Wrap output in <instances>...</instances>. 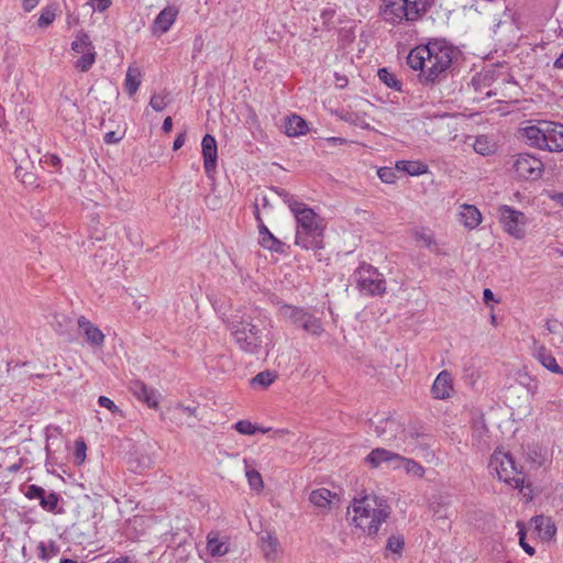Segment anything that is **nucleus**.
Returning <instances> with one entry per match:
<instances>
[{
	"label": "nucleus",
	"mask_w": 563,
	"mask_h": 563,
	"mask_svg": "<svg viewBox=\"0 0 563 563\" xmlns=\"http://www.w3.org/2000/svg\"><path fill=\"white\" fill-rule=\"evenodd\" d=\"M543 163L527 153L518 154L514 161L512 168L519 178L526 180H537L542 176Z\"/></svg>",
	"instance_id": "obj_9"
},
{
	"label": "nucleus",
	"mask_w": 563,
	"mask_h": 563,
	"mask_svg": "<svg viewBox=\"0 0 563 563\" xmlns=\"http://www.w3.org/2000/svg\"><path fill=\"white\" fill-rule=\"evenodd\" d=\"M47 162H49V164H52L53 166H59L60 165V158L55 155V154H52L47 157Z\"/></svg>",
	"instance_id": "obj_63"
},
{
	"label": "nucleus",
	"mask_w": 563,
	"mask_h": 563,
	"mask_svg": "<svg viewBox=\"0 0 563 563\" xmlns=\"http://www.w3.org/2000/svg\"><path fill=\"white\" fill-rule=\"evenodd\" d=\"M40 0H23V9L25 11H31L38 4Z\"/></svg>",
	"instance_id": "obj_61"
},
{
	"label": "nucleus",
	"mask_w": 563,
	"mask_h": 563,
	"mask_svg": "<svg viewBox=\"0 0 563 563\" xmlns=\"http://www.w3.org/2000/svg\"><path fill=\"white\" fill-rule=\"evenodd\" d=\"M153 464L154 459L150 450L143 445L134 450L129 461L130 470L134 473H141L145 470H148L153 466Z\"/></svg>",
	"instance_id": "obj_17"
},
{
	"label": "nucleus",
	"mask_w": 563,
	"mask_h": 563,
	"mask_svg": "<svg viewBox=\"0 0 563 563\" xmlns=\"http://www.w3.org/2000/svg\"><path fill=\"white\" fill-rule=\"evenodd\" d=\"M536 358L552 373L563 374V368L556 363V360L552 353L544 346H538L534 350Z\"/></svg>",
	"instance_id": "obj_25"
},
{
	"label": "nucleus",
	"mask_w": 563,
	"mask_h": 563,
	"mask_svg": "<svg viewBox=\"0 0 563 563\" xmlns=\"http://www.w3.org/2000/svg\"><path fill=\"white\" fill-rule=\"evenodd\" d=\"M71 48L77 54H85V52L95 49L89 35L84 31L78 32L76 40L71 43Z\"/></svg>",
	"instance_id": "obj_36"
},
{
	"label": "nucleus",
	"mask_w": 563,
	"mask_h": 563,
	"mask_svg": "<svg viewBox=\"0 0 563 563\" xmlns=\"http://www.w3.org/2000/svg\"><path fill=\"white\" fill-rule=\"evenodd\" d=\"M288 207L297 221L296 245L306 250H320L323 247L322 219L305 203L288 200Z\"/></svg>",
	"instance_id": "obj_2"
},
{
	"label": "nucleus",
	"mask_w": 563,
	"mask_h": 563,
	"mask_svg": "<svg viewBox=\"0 0 563 563\" xmlns=\"http://www.w3.org/2000/svg\"><path fill=\"white\" fill-rule=\"evenodd\" d=\"M452 390L453 387L450 373L448 371L440 372L431 388L433 397L437 399H446L451 396Z\"/></svg>",
	"instance_id": "obj_19"
},
{
	"label": "nucleus",
	"mask_w": 563,
	"mask_h": 563,
	"mask_svg": "<svg viewBox=\"0 0 563 563\" xmlns=\"http://www.w3.org/2000/svg\"><path fill=\"white\" fill-rule=\"evenodd\" d=\"M399 456V454L386 449L376 448L365 457V462L374 468L378 467L384 462L391 463L394 466L398 463Z\"/></svg>",
	"instance_id": "obj_20"
},
{
	"label": "nucleus",
	"mask_w": 563,
	"mask_h": 563,
	"mask_svg": "<svg viewBox=\"0 0 563 563\" xmlns=\"http://www.w3.org/2000/svg\"><path fill=\"white\" fill-rule=\"evenodd\" d=\"M375 433L378 438H382L386 442H395L397 448H400L399 441L402 442L407 431L404 427L394 418H387L382 420L379 424L375 427Z\"/></svg>",
	"instance_id": "obj_10"
},
{
	"label": "nucleus",
	"mask_w": 563,
	"mask_h": 563,
	"mask_svg": "<svg viewBox=\"0 0 563 563\" xmlns=\"http://www.w3.org/2000/svg\"><path fill=\"white\" fill-rule=\"evenodd\" d=\"M377 174L379 179L386 184H394L397 178L396 169L393 167H380Z\"/></svg>",
	"instance_id": "obj_48"
},
{
	"label": "nucleus",
	"mask_w": 563,
	"mask_h": 563,
	"mask_svg": "<svg viewBox=\"0 0 563 563\" xmlns=\"http://www.w3.org/2000/svg\"><path fill=\"white\" fill-rule=\"evenodd\" d=\"M378 78L389 88L400 91L401 90V81L397 79L396 75L388 71L387 68H380L378 70Z\"/></svg>",
	"instance_id": "obj_41"
},
{
	"label": "nucleus",
	"mask_w": 563,
	"mask_h": 563,
	"mask_svg": "<svg viewBox=\"0 0 563 563\" xmlns=\"http://www.w3.org/2000/svg\"><path fill=\"white\" fill-rule=\"evenodd\" d=\"M430 435L423 432H418L416 430H409L405 434L402 439V451L405 453L413 454V453H422L426 454L430 450Z\"/></svg>",
	"instance_id": "obj_13"
},
{
	"label": "nucleus",
	"mask_w": 563,
	"mask_h": 563,
	"mask_svg": "<svg viewBox=\"0 0 563 563\" xmlns=\"http://www.w3.org/2000/svg\"><path fill=\"white\" fill-rule=\"evenodd\" d=\"M96 60V53L95 49L90 52H85V54H81V57L76 62V68L80 71H87L90 69L92 64Z\"/></svg>",
	"instance_id": "obj_44"
},
{
	"label": "nucleus",
	"mask_w": 563,
	"mask_h": 563,
	"mask_svg": "<svg viewBox=\"0 0 563 563\" xmlns=\"http://www.w3.org/2000/svg\"><path fill=\"white\" fill-rule=\"evenodd\" d=\"M86 451V443L82 440H76L74 455L78 464H81L85 461Z\"/></svg>",
	"instance_id": "obj_50"
},
{
	"label": "nucleus",
	"mask_w": 563,
	"mask_h": 563,
	"mask_svg": "<svg viewBox=\"0 0 563 563\" xmlns=\"http://www.w3.org/2000/svg\"><path fill=\"white\" fill-rule=\"evenodd\" d=\"M141 70L137 67H129L125 75L124 87L130 96H133L141 85Z\"/></svg>",
	"instance_id": "obj_35"
},
{
	"label": "nucleus",
	"mask_w": 563,
	"mask_h": 563,
	"mask_svg": "<svg viewBox=\"0 0 563 563\" xmlns=\"http://www.w3.org/2000/svg\"><path fill=\"white\" fill-rule=\"evenodd\" d=\"M78 328L82 331L86 341L93 346H101L104 342V334L86 317L81 316L78 318Z\"/></svg>",
	"instance_id": "obj_18"
},
{
	"label": "nucleus",
	"mask_w": 563,
	"mask_h": 563,
	"mask_svg": "<svg viewBox=\"0 0 563 563\" xmlns=\"http://www.w3.org/2000/svg\"><path fill=\"white\" fill-rule=\"evenodd\" d=\"M335 497V493H332L327 488H318L310 493L309 500L314 507L321 510H327L331 508L332 498Z\"/></svg>",
	"instance_id": "obj_23"
},
{
	"label": "nucleus",
	"mask_w": 563,
	"mask_h": 563,
	"mask_svg": "<svg viewBox=\"0 0 563 563\" xmlns=\"http://www.w3.org/2000/svg\"><path fill=\"white\" fill-rule=\"evenodd\" d=\"M175 410H177L181 413L188 415V416H192V417H195L197 413V407H189V406H185L183 404H177L175 407Z\"/></svg>",
	"instance_id": "obj_55"
},
{
	"label": "nucleus",
	"mask_w": 563,
	"mask_h": 563,
	"mask_svg": "<svg viewBox=\"0 0 563 563\" xmlns=\"http://www.w3.org/2000/svg\"><path fill=\"white\" fill-rule=\"evenodd\" d=\"M96 2V9L100 12L107 10L111 5V0H93Z\"/></svg>",
	"instance_id": "obj_58"
},
{
	"label": "nucleus",
	"mask_w": 563,
	"mask_h": 563,
	"mask_svg": "<svg viewBox=\"0 0 563 563\" xmlns=\"http://www.w3.org/2000/svg\"><path fill=\"white\" fill-rule=\"evenodd\" d=\"M483 300L488 303L494 300V294L489 288H485L483 291Z\"/></svg>",
	"instance_id": "obj_62"
},
{
	"label": "nucleus",
	"mask_w": 563,
	"mask_h": 563,
	"mask_svg": "<svg viewBox=\"0 0 563 563\" xmlns=\"http://www.w3.org/2000/svg\"><path fill=\"white\" fill-rule=\"evenodd\" d=\"M260 233V244L269 251H275L282 253L284 250V244L277 238H275L264 222H261L258 225Z\"/></svg>",
	"instance_id": "obj_26"
},
{
	"label": "nucleus",
	"mask_w": 563,
	"mask_h": 563,
	"mask_svg": "<svg viewBox=\"0 0 563 563\" xmlns=\"http://www.w3.org/2000/svg\"><path fill=\"white\" fill-rule=\"evenodd\" d=\"M308 132L307 122L297 114H291L285 123V133L288 136H299Z\"/></svg>",
	"instance_id": "obj_29"
},
{
	"label": "nucleus",
	"mask_w": 563,
	"mask_h": 563,
	"mask_svg": "<svg viewBox=\"0 0 563 563\" xmlns=\"http://www.w3.org/2000/svg\"><path fill=\"white\" fill-rule=\"evenodd\" d=\"M129 388L133 396L145 402L148 408L156 409L158 407L161 395L156 389L139 379L132 380Z\"/></svg>",
	"instance_id": "obj_15"
},
{
	"label": "nucleus",
	"mask_w": 563,
	"mask_h": 563,
	"mask_svg": "<svg viewBox=\"0 0 563 563\" xmlns=\"http://www.w3.org/2000/svg\"><path fill=\"white\" fill-rule=\"evenodd\" d=\"M474 150L476 153L482 155H488L492 153L490 145L486 136H477L474 143Z\"/></svg>",
	"instance_id": "obj_49"
},
{
	"label": "nucleus",
	"mask_w": 563,
	"mask_h": 563,
	"mask_svg": "<svg viewBox=\"0 0 563 563\" xmlns=\"http://www.w3.org/2000/svg\"><path fill=\"white\" fill-rule=\"evenodd\" d=\"M488 467L492 473H495L499 481L512 483L516 487L523 483L522 477H516L518 474L515 461L510 454L494 453L490 457Z\"/></svg>",
	"instance_id": "obj_7"
},
{
	"label": "nucleus",
	"mask_w": 563,
	"mask_h": 563,
	"mask_svg": "<svg viewBox=\"0 0 563 563\" xmlns=\"http://www.w3.org/2000/svg\"><path fill=\"white\" fill-rule=\"evenodd\" d=\"M167 96H168V93H166L165 96L153 95L151 100H150V106L155 111H163L165 109V107L167 106V102L165 100Z\"/></svg>",
	"instance_id": "obj_51"
},
{
	"label": "nucleus",
	"mask_w": 563,
	"mask_h": 563,
	"mask_svg": "<svg viewBox=\"0 0 563 563\" xmlns=\"http://www.w3.org/2000/svg\"><path fill=\"white\" fill-rule=\"evenodd\" d=\"M454 48L444 40H432L410 51L407 64L420 70L419 81L432 86L445 80L451 73Z\"/></svg>",
	"instance_id": "obj_1"
},
{
	"label": "nucleus",
	"mask_w": 563,
	"mask_h": 563,
	"mask_svg": "<svg viewBox=\"0 0 563 563\" xmlns=\"http://www.w3.org/2000/svg\"><path fill=\"white\" fill-rule=\"evenodd\" d=\"M231 334L239 347L249 354H258L262 347L261 330L252 322L251 317L232 316L229 322Z\"/></svg>",
	"instance_id": "obj_4"
},
{
	"label": "nucleus",
	"mask_w": 563,
	"mask_h": 563,
	"mask_svg": "<svg viewBox=\"0 0 563 563\" xmlns=\"http://www.w3.org/2000/svg\"><path fill=\"white\" fill-rule=\"evenodd\" d=\"M207 550L212 556H222L228 552L229 547L217 537L208 536Z\"/></svg>",
	"instance_id": "obj_38"
},
{
	"label": "nucleus",
	"mask_w": 563,
	"mask_h": 563,
	"mask_svg": "<svg viewBox=\"0 0 563 563\" xmlns=\"http://www.w3.org/2000/svg\"><path fill=\"white\" fill-rule=\"evenodd\" d=\"M121 140V136H118L117 132L111 131L106 133L104 135V142L107 144H114L118 143Z\"/></svg>",
	"instance_id": "obj_56"
},
{
	"label": "nucleus",
	"mask_w": 563,
	"mask_h": 563,
	"mask_svg": "<svg viewBox=\"0 0 563 563\" xmlns=\"http://www.w3.org/2000/svg\"><path fill=\"white\" fill-rule=\"evenodd\" d=\"M29 499H38L41 507L49 512H55L60 499L59 495L55 492L46 494L45 489L35 484L29 485L24 493Z\"/></svg>",
	"instance_id": "obj_12"
},
{
	"label": "nucleus",
	"mask_w": 563,
	"mask_h": 563,
	"mask_svg": "<svg viewBox=\"0 0 563 563\" xmlns=\"http://www.w3.org/2000/svg\"><path fill=\"white\" fill-rule=\"evenodd\" d=\"M394 468H404L405 472L409 475H412L415 477L421 478L424 475V467L416 462L415 460L407 459L405 456H399V461L396 465H394Z\"/></svg>",
	"instance_id": "obj_34"
},
{
	"label": "nucleus",
	"mask_w": 563,
	"mask_h": 563,
	"mask_svg": "<svg viewBox=\"0 0 563 563\" xmlns=\"http://www.w3.org/2000/svg\"><path fill=\"white\" fill-rule=\"evenodd\" d=\"M58 113L65 122H70L77 118L79 109L71 99L68 97H63L59 100Z\"/></svg>",
	"instance_id": "obj_32"
},
{
	"label": "nucleus",
	"mask_w": 563,
	"mask_h": 563,
	"mask_svg": "<svg viewBox=\"0 0 563 563\" xmlns=\"http://www.w3.org/2000/svg\"><path fill=\"white\" fill-rule=\"evenodd\" d=\"M396 168L401 172H406L411 176L420 175L422 172L420 169V165L413 162L408 161H399L396 163Z\"/></svg>",
	"instance_id": "obj_47"
},
{
	"label": "nucleus",
	"mask_w": 563,
	"mask_h": 563,
	"mask_svg": "<svg viewBox=\"0 0 563 563\" xmlns=\"http://www.w3.org/2000/svg\"><path fill=\"white\" fill-rule=\"evenodd\" d=\"M98 404L101 407L109 409L113 413L120 411L119 407L110 398L106 396H100L98 399Z\"/></svg>",
	"instance_id": "obj_53"
},
{
	"label": "nucleus",
	"mask_w": 563,
	"mask_h": 563,
	"mask_svg": "<svg viewBox=\"0 0 563 563\" xmlns=\"http://www.w3.org/2000/svg\"><path fill=\"white\" fill-rule=\"evenodd\" d=\"M353 511L355 514L353 520L356 526L365 530L368 536H375L391 510L385 499L367 495L354 500Z\"/></svg>",
	"instance_id": "obj_3"
},
{
	"label": "nucleus",
	"mask_w": 563,
	"mask_h": 563,
	"mask_svg": "<svg viewBox=\"0 0 563 563\" xmlns=\"http://www.w3.org/2000/svg\"><path fill=\"white\" fill-rule=\"evenodd\" d=\"M521 131L530 146L543 150L545 131L543 121H539L536 125L526 126Z\"/></svg>",
	"instance_id": "obj_22"
},
{
	"label": "nucleus",
	"mask_w": 563,
	"mask_h": 563,
	"mask_svg": "<svg viewBox=\"0 0 563 563\" xmlns=\"http://www.w3.org/2000/svg\"><path fill=\"white\" fill-rule=\"evenodd\" d=\"M279 314L297 328L302 329L308 334L320 336L323 327L319 318L305 308L291 305H283L279 307Z\"/></svg>",
	"instance_id": "obj_5"
},
{
	"label": "nucleus",
	"mask_w": 563,
	"mask_h": 563,
	"mask_svg": "<svg viewBox=\"0 0 563 563\" xmlns=\"http://www.w3.org/2000/svg\"><path fill=\"white\" fill-rule=\"evenodd\" d=\"M498 217L507 233L516 239L523 238L525 227L527 224V217L523 212L504 205L498 208Z\"/></svg>",
	"instance_id": "obj_8"
},
{
	"label": "nucleus",
	"mask_w": 563,
	"mask_h": 563,
	"mask_svg": "<svg viewBox=\"0 0 563 563\" xmlns=\"http://www.w3.org/2000/svg\"><path fill=\"white\" fill-rule=\"evenodd\" d=\"M404 545H405V538L402 536H400V534L391 536L388 538L385 549H386V551L397 553L400 555L401 551L404 549Z\"/></svg>",
	"instance_id": "obj_45"
},
{
	"label": "nucleus",
	"mask_w": 563,
	"mask_h": 563,
	"mask_svg": "<svg viewBox=\"0 0 563 563\" xmlns=\"http://www.w3.org/2000/svg\"><path fill=\"white\" fill-rule=\"evenodd\" d=\"M555 68H563V53L554 60Z\"/></svg>",
	"instance_id": "obj_64"
},
{
	"label": "nucleus",
	"mask_w": 563,
	"mask_h": 563,
	"mask_svg": "<svg viewBox=\"0 0 563 563\" xmlns=\"http://www.w3.org/2000/svg\"><path fill=\"white\" fill-rule=\"evenodd\" d=\"M46 435V455L47 461L55 460L56 456V449H53V446L57 444H62V428L58 426H48L45 430Z\"/></svg>",
	"instance_id": "obj_24"
},
{
	"label": "nucleus",
	"mask_w": 563,
	"mask_h": 563,
	"mask_svg": "<svg viewBox=\"0 0 563 563\" xmlns=\"http://www.w3.org/2000/svg\"><path fill=\"white\" fill-rule=\"evenodd\" d=\"M418 239L423 242L424 246L429 247L433 243V239L430 234L424 232L418 234Z\"/></svg>",
	"instance_id": "obj_59"
},
{
	"label": "nucleus",
	"mask_w": 563,
	"mask_h": 563,
	"mask_svg": "<svg viewBox=\"0 0 563 563\" xmlns=\"http://www.w3.org/2000/svg\"><path fill=\"white\" fill-rule=\"evenodd\" d=\"M185 137H186V133H185V132H183V133H180V134L175 139L174 144H173V150H174V151L179 150V148L184 145V143H185Z\"/></svg>",
	"instance_id": "obj_57"
},
{
	"label": "nucleus",
	"mask_w": 563,
	"mask_h": 563,
	"mask_svg": "<svg viewBox=\"0 0 563 563\" xmlns=\"http://www.w3.org/2000/svg\"><path fill=\"white\" fill-rule=\"evenodd\" d=\"M544 131V144L543 150L549 152H562L563 151V124L543 121Z\"/></svg>",
	"instance_id": "obj_14"
},
{
	"label": "nucleus",
	"mask_w": 563,
	"mask_h": 563,
	"mask_svg": "<svg viewBox=\"0 0 563 563\" xmlns=\"http://www.w3.org/2000/svg\"><path fill=\"white\" fill-rule=\"evenodd\" d=\"M518 527H519L518 536H519V544H520V547L523 549V551L527 554L533 555L536 551H534L533 547H531L529 543L526 542V531H525V528L520 527V522H518Z\"/></svg>",
	"instance_id": "obj_52"
},
{
	"label": "nucleus",
	"mask_w": 563,
	"mask_h": 563,
	"mask_svg": "<svg viewBox=\"0 0 563 563\" xmlns=\"http://www.w3.org/2000/svg\"><path fill=\"white\" fill-rule=\"evenodd\" d=\"M449 505L450 501L446 497L437 495L433 496L430 503V510L438 520H448L450 519V514L448 512Z\"/></svg>",
	"instance_id": "obj_31"
},
{
	"label": "nucleus",
	"mask_w": 563,
	"mask_h": 563,
	"mask_svg": "<svg viewBox=\"0 0 563 563\" xmlns=\"http://www.w3.org/2000/svg\"><path fill=\"white\" fill-rule=\"evenodd\" d=\"M233 428L241 434H245V435H253L255 434L256 432H262V433H265L267 432L269 429H264V428H261L254 423H252L251 421L249 420H240L238 421Z\"/></svg>",
	"instance_id": "obj_40"
},
{
	"label": "nucleus",
	"mask_w": 563,
	"mask_h": 563,
	"mask_svg": "<svg viewBox=\"0 0 563 563\" xmlns=\"http://www.w3.org/2000/svg\"><path fill=\"white\" fill-rule=\"evenodd\" d=\"M356 285L361 292L376 296L386 290V280L372 265L362 264L355 274Z\"/></svg>",
	"instance_id": "obj_6"
},
{
	"label": "nucleus",
	"mask_w": 563,
	"mask_h": 563,
	"mask_svg": "<svg viewBox=\"0 0 563 563\" xmlns=\"http://www.w3.org/2000/svg\"><path fill=\"white\" fill-rule=\"evenodd\" d=\"M261 549L264 553V556L269 562H276L278 559V549L279 542L277 538L272 536L271 533H266L261 537Z\"/></svg>",
	"instance_id": "obj_28"
},
{
	"label": "nucleus",
	"mask_w": 563,
	"mask_h": 563,
	"mask_svg": "<svg viewBox=\"0 0 563 563\" xmlns=\"http://www.w3.org/2000/svg\"><path fill=\"white\" fill-rule=\"evenodd\" d=\"M56 7L47 5L42 10V13L37 20V25L40 27H46L53 23L56 16Z\"/></svg>",
	"instance_id": "obj_42"
},
{
	"label": "nucleus",
	"mask_w": 563,
	"mask_h": 563,
	"mask_svg": "<svg viewBox=\"0 0 563 563\" xmlns=\"http://www.w3.org/2000/svg\"><path fill=\"white\" fill-rule=\"evenodd\" d=\"M172 129H173V120L170 117H167L163 121L162 130L165 133H169L172 131Z\"/></svg>",
	"instance_id": "obj_60"
},
{
	"label": "nucleus",
	"mask_w": 563,
	"mask_h": 563,
	"mask_svg": "<svg viewBox=\"0 0 563 563\" xmlns=\"http://www.w3.org/2000/svg\"><path fill=\"white\" fill-rule=\"evenodd\" d=\"M534 528L542 540H550L556 532V527L550 517L536 516L532 518Z\"/></svg>",
	"instance_id": "obj_27"
},
{
	"label": "nucleus",
	"mask_w": 563,
	"mask_h": 563,
	"mask_svg": "<svg viewBox=\"0 0 563 563\" xmlns=\"http://www.w3.org/2000/svg\"><path fill=\"white\" fill-rule=\"evenodd\" d=\"M406 11H408V21H417L430 8V0H406Z\"/></svg>",
	"instance_id": "obj_30"
},
{
	"label": "nucleus",
	"mask_w": 563,
	"mask_h": 563,
	"mask_svg": "<svg viewBox=\"0 0 563 563\" xmlns=\"http://www.w3.org/2000/svg\"><path fill=\"white\" fill-rule=\"evenodd\" d=\"M203 167L208 175L213 173L217 168L218 147L214 136L206 134L201 141Z\"/></svg>",
	"instance_id": "obj_16"
},
{
	"label": "nucleus",
	"mask_w": 563,
	"mask_h": 563,
	"mask_svg": "<svg viewBox=\"0 0 563 563\" xmlns=\"http://www.w3.org/2000/svg\"><path fill=\"white\" fill-rule=\"evenodd\" d=\"M461 218L463 224L468 229H475L482 222L479 210L472 205H464Z\"/></svg>",
	"instance_id": "obj_33"
},
{
	"label": "nucleus",
	"mask_w": 563,
	"mask_h": 563,
	"mask_svg": "<svg viewBox=\"0 0 563 563\" xmlns=\"http://www.w3.org/2000/svg\"><path fill=\"white\" fill-rule=\"evenodd\" d=\"M178 10L175 7H166L165 9H163L154 20V32H167L175 22Z\"/></svg>",
	"instance_id": "obj_21"
},
{
	"label": "nucleus",
	"mask_w": 563,
	"mask_h": 563,
	"mask_svg": "<svg viewBox=\"0 0 563 563\" xmlns=\"http://www.w3.org/2000/svg\"><path fill=\"white\" fill-rule=\"evenodd\" d=\"M406 3V0H383L380 7L382 19L393 25L399 24L402 20L408 21Z\"/></svg>",
	"instance_id": "obj_11"
},
{
	"label": "nucleus",
	"mask_w": 563,
	"mask_h": 563,
	"mask_svg": "<svg viewBox=\"0 0 563 563\" xmlns=\"http://www.w3.org/2000/svg\"><path fill=\"white\" fill-rule=\"evenodd\" d=\"M15 177L21 180L24 185H35L36 176L33 172L26 169L22 165L15 167Z\"/></svg>",
	"instance_id": "obj_43"
},
{
	"label": "nucleus",
	"mask_w": 563,
	"mask_h": 563,
	"mask_svg": "<svg viewBox=\"0 0 563 563\" xmlns=\"http://www.w3.org/2000/svg\"><path fill=\"white\" fill-rule=\"evenodd\" d=\"M345 121L347 122H351L355 125H358L361 126L362 129H366L368 130L369 129V124L366 123L364 120H362L357 114L355 113H350L347 114L345 118H344Z\"/></svg>",
	"instance_id": "obj_54"
},
{
	"label": "nucleus",
	"mask_w": 563,
	"mask_h": 563,
	"mask_svg": "<svg viewBox=\"0 0 563 563\" xmlns=\"http://www.w3.org/2000/svg\"><path fill=\"white\" fill-rule=\"evenodd\" d=\"M37 549L38 558L43 561H49L52 558L59 553V547L55 543V541L52 540L48 542V544L45 542H40Z\"/></svg>",
	"instance_id": "obj_39"
},
{
	"label": "nucleus",
	"mask_w": 563,
	"mask_h": 563,
	"mask_svg": "<svg viewBox=\"0 0 563 563\" xmlns=\"http://www.w3.org/2000/svg\"><path fill=\"white\" fill-rule=\"evenodd\" d=\"M275 379V375L269 372V371H264V372H261L258 373L257 375H255L252 380H251V384L253 386L255 385H260L262 387H268Z\"/></svg>",
	"instance_id": "obj_46"
},
{
	"label": "nucleus",
	"mask_w": 563,
	"mask_h": 563,
	"mask_svg": "<svg viewBox=\"0 0 563 563\" xmlns=\"http://www.w3.org/2000/svg\"><path fill=\"white\" fill-rule=\"evenodd\" d=\"M243 463L245 465V475L250 487L257 492L262 490L264 488V482L260 472L254 468H250L249 460L244 459Z\"/></svg>",
	"instance_id": "obj_37"
}]
</instances>
